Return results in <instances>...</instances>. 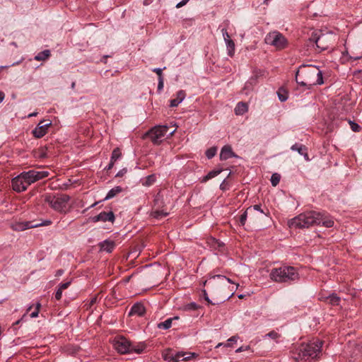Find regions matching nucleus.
Wrapping results in <instances>:
<instances>
[{
  "label": "nucleus",
  "instance_id": "obj_19",
  "mask_svg": "<svg viewBox=\"0 0 362 362\" xmlns=\"http://www.w3.org/2000/svg\"><path fill=\"white\" fill-rule=\"evenodd\" d=\"M248 110V105L247 103L239 102L235 107V114L236 115H243Z\"/></svg>",
  "mask_w": 362,
  "mask_h": 362
},
{
  "label": "nucleus",
  "instance_id": "obj_35",
  "mask_svg": "<svg viewBox=\"0 0 362 362\" xmlns=\"http://www.w3.org/2000/svg\"><path fill=\"white\" fill-rule=\"evenodd\" d=\"M216 151L217 149L216 147H211L207 149L206 151V156L207 158L211 159L212 157L215 156Z\"/></svg>",
  "mask_w": 362,
  "mask_h": 362
},
{
  "label": "nucleus",
  "instance_id": "obj_44",
  "mask_svg": "<svg viewBox=\"0 0 362 362\" xmlns=\"http://www.w3.org/2000/svg\"><path fill=\"white\" fill-rule=\"evenodd\" d=\"M164 86V81L163 76L160 77V78H158V89L162 90Z\"/></svg>",
  "mask_w": 362,
  "mask_h": 362
},
{
  "label": "nucleus",
  "instance_id": "obj_29",
  "mask_svg": "<svg viewBox=\"0 0 362 362\" xmlns=\"http://www.w3.org/2000/svg\"><path fill=\"white\" fill-rule=\"evenodd\" d=\"M281 180V175L279 173H273L271 176V183L274 187L279 185Z\"/></svg>",
  "mask_w": 362,
  "mask_h": 362
},
{
  "label": "nucleus",
  "instance_id": "obj_24",
  "mask_svg": "<svg viewBox=\"0 0 362 362\" xmlns=\"http://www.w3.org/2000/svg\"><path fill=\"white\" fill-rule=\"evenodd\" d=\"M178 318L179 317H177V316H175V317L168 318L164 322H159L158 327L159 329H170V327H171V326H172V323H173V321L174 320V319H178Z\"/></svg>",
  "mask_w": 362,
  "mask_h": 362
},
{
  "label": "nucleus",
  "instance_id": "obj_51",
  "mask_svg": "<svg viewBox=\"0 0 362 362\" xmlns=\"http://www.w3.org/2000/svg\"><path fill=\"white\" fill-rule=\"evenodd\" d=\"M114 165H115V163L112 160V156H111L110 162L107 166V170L112 169Z\"/></svg>",
  "mask_w": 362,
  "mask_h": 362
},
{
  "label": "nucleus",
  "instance_id": "obj_6",
  "mask_svg": "<svg viewBox=\"0 0 362 362\" xmlns=\"http://www.w3.org/2000/svg\"><path fill=\"white\" fill-rule=\"evenodd\" d=\"M113 346L120 354L137 353L140 354L144 350V344H132L127 338L117 337L113 340Z\"/></svg>",
  "mask_w": 362,
  "mask_h": 362
},
{
  "label": "nucleus",
  "instance_id": "obj_61",
  "mask_svg": "<svg viewBox=\"0 0 362 362\" xmlns=\"http://www.w3.org/2000/svg\"><path fill=\"white\" fill-rule=\"evenodd\" d=\"M30 308H32V305H30V307H28V308H27V312H29V310H30Z\"/></svg>",
  "mask_w": 362,
  "mask_h": 362
},
{
  "label": "nucleus",
  "instance_id": "obj_59",
  "mask_svg": "<svg viewBox=\"0 0 362 362\" xmlns=\"http://www.w3.org/2000/svg\"><path fill=\"white\" fill-rule=\"evenodd\" d=\"M45 156H46V154L45 153V152H42V153H41V155H40V157H41L42 158H43V157H45Z\"/></svg>",
  "mask_w": 362,
  "mask_h": 362
},
{
  "label": "nucleus",
  "instance_id": "obj_63",
  "mask_svg": "<svg viewBox=\"0 0 362 362\" xmlns=\"http://www.w3.org/2000/svg\"><path fill=\"white\" fill-rule=\"evenodd\" d=\"M18 323H19V320L16 321V325H18Z\"/></svg>",
  "mask_w": 362,
  "mask_h": 362
},
{
  "label": "nucleus",
  "instance_id": "obj_22",
  "mask_svg": "<svg viewBox=\"0 0 362 362\" xmlns=\"http://www.w3.org/2000/svg\"><path fill=\"white\" fill-rule=\"evenodd\" d=\"M121 192H122V187L116 186L114 188L111 189L110 191H108L104 199H110V198L115 197V196L117 195V194L121 193Z\"/></svg>",
  "mask_w": 362,
  "mask_h": 362
},
{
  "label": "nucleus",
  "instance_id": "obj_3",
  "mask_svg": "<svg viewBox=\"0 0 362 362\" xmlns=\"http://www.w3.org/2000/svg\"><path fill=\"white\" fill-rule=\"evenodd\" d=\"M296 81L303 87L311 88L316 84L324 83L322 71L316 66H300L296 73Z\"/></svg>",
  "mask_w": 362,
  "mask_h": 362
},
{
  "label": "nucleus",
  "instance_id": "obj_34",
  "mask_svg": "<svg viewBox=\"0 0 362 362\" xmlns=\"http://www.w3.org/2000/svg\"><path fill=\"white\" fill-rule=\"evenodd\" d=\"M153 203L155 206H163V197L160 195V193H158L154 199H153Z\"/></svg>",
  "mask_w": 362,
  "mask_h": 362
},
{
  "label": "nucleus",
  "instance_id": "obj_21",
  "mask_svg": "<svg viewBox=\"0 0 362 362\" xmlns=\"http://www.w3.org/2000/svg\"><path fill=\"white\" fill-rule=\"evenodd\" d=\"M100 249L103 251L106 252H112L113 249L115 247V243L113 240H104L103 243L100 244Z\"/></svg>",
  "mask_w": 362,
  "mask_h": 362
},
{
  "label": "nucleus",
  "instance_id": "obj_5",
  "mask_svg": "<svg viewBox=\"0 0 362 362\" xmlns=\"http://www.w3.org/2000/svg\"><path fill=\"white\" fill-rule=\"evenodd\" d=\"M320 215L315 211L301 213L290 221V226L293 228H309L314 226L316 222H320Z\"/></svg>",
  "mask_w": 362,
  "mask_h": 362
},
{
  "label": "nucleus",
  "instance_id": "obj_60",
  "mask_svg": "<svg viewBox=\"0 0 362 362\" xmlns=\"http://www.w3.org/2000/svg\"><path fill=\"white\" fill-rule=\"evenodd\" d=\"M35 115H37V113H31L28 116H35Z\"/></svg>",
  "mask_w": 362,
  "mask_h": 362
},
{
  "label": "nucleus",
  "instance_id": "obj_58",
  "mask_svg": "<svg viewBox=\"0 0 362 362\" xmlns=\"http://www.w3.org/2000/svg\"><path fill=\"white\" fill-rule=\"evenodd\" d=\"M97 301V297H93L91 300H90V304H93V303H95V302Z\"/></svg>",
  "mask_w": 362,
  "mask_h": 362
},
{
  "label": "nucleus",
  "instance_id": "obj_56",
  "mask_svg": "<svg viewBox=\"0 0 362 362\" xmlns=\"http://www.w3.org/2000/svg\"><path fill=\"white\" fill-rule=\"evenodd\" d=\"M64 273V270H62V269H59V270H57L56 272V276H61Z\"/></svg>",
  "mask_w": 362,
  "mask_h": 362
},
{
  "label": "nucleus",
  "instance_id": "obj_1",
  "mask_svg": "<svg viewBox=\"0 0 362 362\" xmlns=\"http://www.w3.org/2000/svg\"><path fill=\"white\" fill-rule=\"evenodd\" d=\"M323 341L320 339L310 340L293 344L290 350L293 359L297 362H310L321 355Z\"/></svg>",
  "mask_w": 362,
  "mask_h": 362
},
{
  "label": "nucleus",
  "instance_id": "obj_31",
  "mask_svg": "<svg viewBox=\"0 0 362 362\" xmlns=\"http://www.w3.org/2000/svg\"><path fill=\"white\" fill-rule=\"evenodd\" d=\"M164 359L169 362H176L175 354L169 351L163 355Z\"/></svg>",
  "mask_w": 362,
  "mask_h": 362
},
{
  "label": "nucleus",
  "instance_id": "obj_16",
  "mask_svg": "<svg viewBox=\"0 0 362 362\" xmlns=\"http://www.w3.org/2000/svg\"><path fill=\"white\" fill-rule=\"evenodd\" d=\"M145 308L141 303H134L129 312V315H137L138 316H143L144 314H145Z\"/></svg>",
  "mask_w": 362,
  "mask_h": 362
},
{
  "label": "nucleus",
  "instance_id": "obj_40",
  "mask_svg": "<svg viewBox=\"0 0 362 362\" xmlns=\"http://www.w3.org/2000/svg\"><path fill=\"white\" fill-rule=\"evenodd\" d=\"M277 93H278V98H279V100L285 101V100H286V99H288V95H286V94H285V93H282L281 90H279Z\"/></svg>",
  "mask_w": 362,
  "mask_h": 362
},
{
  "label": "nucleus",
  "instance_id": "obj_14",
  "mask_svg": "<svg viewBox=\"0 0 362 362\" xmlns=\"http://www.w3.org/2000/svg\"><path fill=\"white\" fill-rule=\"evenodd\" d=\"M92 220L94 222L96 221H112L114 222L115 220V215L112 211H109L108 212H100L98 215H95V216L92 217Z\"/></svg>",
  "mask_w": 362,
  "mask_h": 362
},
{
  "label": "nucleus",
  "instance_id": "obj_62",
  "mask_svg": "<svg viewBox=\"0 0 362 362\" xmlns=\"http://www.w3.org/2000/svg\"><path fill=\"white\" fill-rule=\"evenodd\" d=\"M75 83H72V87H74Z\"/></svg>",
  "mask_w": 362,
  "mask_h": 362
},
{
  "label": "nucleus",
  "instance_id": "obj_20",
  "mask_svg": "<svg viewBox=\"0 0 362 362\" xmlns=\"http://www.w3.org/2000/svg\"><path fill=\"white\" fill-rule=\"evenodd\" d=\"M320 216V222L316 223V224H322V226H326V228H331L334 225L333 219L330 218V217L325 216V215L321 214V213L317 212Z\"/></svg>",
  "mask_w": 362,
  "mask_h": 362
},
{
  "label": "nucleus",
  "instance_id": "obj_54",
  "mask_svg": "<svg viewBox=\"0 0 362 362\" xmlns=\"http://www.w3.org/2000/svg\"><path fill=\"white\" fill-rule=\"evenodd\" d=\"M250 346H240V348L237 349H236V352L237 353H240V351H245V349H249Z\"/></svg>",
  "mask_w": 362,
  "mask_h": 362
},
{
  "label": "nucleus",
  "instance_id": "obj_11",
  "mask_svg": "<svg viewBox=\"0 0 362 362\" xmlns=\"http://www.w3.org/2000/svg\"><path fill=\"white\" fill-rule=\"evenodd\" d=\"M168 129L167 126H158V127L151 129L148 132V135L153 144H159L165 134H167Z\"/></svg>",
  "mask_w": 362,
  "mask_h": 362
},
{
  "label": "nucleus",
  "instance_id": "obj_13",
  "mask_svg": "<svg viewBox=\"0 0 362 362\" xmlns=\"http://www.w3.org/2000/svg\"><path fill=\"white\" fill-rule=\"evenodd\" d=\"M52 124L51 122L45 123V120H41L36 128L33 129V134L35 137L41 138L47 133L48 128Z\"/></svg>",
  "mask_w": 362,
  "mask_h": 362
},
{
  "label": "nucleus",
  "instance_id": "obj_28",
  "mask_svg": "<svg viewBox=\"0 0 362 362\" xmlns=\"http://www.w3.org/2000/svg\"><path fill=\"white\" fill-rule=\"evenodd\" d=\"M168 212H165L164 210H155L152 211L151 215L153 217L158 218H158L165 217V216L168 215Z\"/></svg>",
  "mask_w": 362,
  "mask_h": 362
},
{
  "label": "nucleus",
  "instance_id": "obj_42",
  "mask_svg": "<svg viewBox=\"0 0 362 362\" xmlns=\"http://www.w3.org/2000/svg\"><path fill=\"white\" fill-rule=\"evenodd\" d=\"M62 296V287L59 285L58 289L55 292V298L57 300H60Z\"/></svg>",
  "mask_w": 362,
  "mask_h": 362
},
{
  "label": "nucleus",
  "instance_id": "obj_17",
  "mask_svg": "<svg viewBox=\"0 0 362 362\" xmlns=\"http://www.w3.org/2000/svg\"><path fill=\"white\" fill-rule=\"evenodd\" d=\"M291 150L297 151L299 154L303 155L304 158L308 160L309 158L306 146L302 145V144H294V145L291 146Z\"/></svg>",
  "mask_w": 362,
  "mask_h": 362
},
{
  "label": "nucleus",
  "instance_id": "obj_53",
  "mask_svg": "<svg viewBox=\"0 0 362 362\" xmlns=\"http://www.w3.org/2000/svg\"><path fill=\"white\" fill-rule=\"evenodd\" d=\"M30 316L32 317V318H35V317H37L38 316V311L35 310L33 311V312H31V313L30 314Z\"/></svg>",
  "mask_w": 362,
  "mask_h": 362
},
{
  "label": "nucleus",
  "instance_id": "obj_64",
  "mask_svg": "<svg viewBox=\"0 0 362 362\" xmlns=\"http://www.w3.org/2000/svg\"><path fill=\"white\" fill-rule=\"evenodd\" d=\"M239 298H243V296H242V294H240V296H238Z\"/></svg>",
  "mask_w": 362,
  "mask_h": 362
},
{
  "label": "nucleus",
  "instance_id": "obj_39",
  "mask_svg": "<svg viewBox=\"0 0 362 362\" xmlns=\"http://www.w3.org/2000/svg\"><path fill=\"white\" fill-rule=\"evenodd\" d=\"M349 123L351 124V127L353 131H354V132L360 131L361 127H360L358 124L355 123V122H349Z\"/></svg>",
  "mask_w": 362,
  "mask_h": 362
},
{
  "label": "nucleus",
  "instance_id": "obj_46",
  "mask_svg": "<svg viewBox=\"0 0 362 362\" xmlns=\"http://www.w3.org/2000/svg\"><path fill=\"white\" fill-rule=\"evenodd\" d=\"M70 284H71L70 281H66V283L61 284L60 286H61L62 291L63 292V291L65 290V288H69Z\"/></svg>",
  "mask_w": 362,
  "mask_h": 362
},
{
  "label": "nucleus",
  "instance_id": "obj_45",
  "mask_svg": "<svg viewBox=\"0 0 362 362\" xmlns=\"http://www.w3.org/2000/svg\"><path fill=\"white\" fill-rule=\"evenodd\" d=\"M187 308H189V310H197V308H198V305H197L196 303H188V305H187Z\"/></svg>",
  "mask_w": 362,
  "mask_h": 362
},
{
  "label": "nucleus",
  "instance_id": "obj_41",
  "mask_svg": "<svg viewBox=\"0 0 362 362\" xmlns=\"http://www.w3.org/2000/svg\"><path fill=\"white\" fill-rule=\"evenodd\" d=\"M267 335L272 339H278L280 337V334L276 332V331H271L269 333L267 334Z\"/></svg>",
  "mask_w": 362,
  "mask_h": 362
},
{
  "label": "nucleus",
  "instance_id": "obj_50",
  "mask_svg": "<svg viewBox=\"0 0 362 362\" xmlns=\"http://www.w3.org/2000/svg\"><path fill=\"white\" fill-rule=\"evenodd\" d=\"M328 296H324V294H320L319 296V299L322 301H326L329 303V299L327 298Z\"/></svg>",
  "mask_w": 362,
  "mask_h": 362
},
{
  "label": "nucleus",
  "instance_id": "obj_18",
  "mask_svg": "<svg viewBox=\"0 0 362 362\" xmlns=\"http://www.w3.org/2000/svg\"><path fill=\"white\" fill-rule=\"evenodd\" d=\"M186 97V94L184 91V90H180L178 92H177V97L176 98H173L170 102V107H177L179 103H182V101L184 100V99Z\"/></svg>",
  "mask_w": 362,
  "mask_h": 362
},
{
  "label": "nucleus",
  "instance_id": "obj_55",
  "mask_svg": "<svg viewBox=\"0 0 362 362\" xmlns=\"http://www.w3.org/2000/svg\"><path fill=\"white\" fill-rule=\"evenodd\" d=\"M4 98H5V93H4V92H2V91H0V103H2Z\"/></svg>",
  "mask_w": 362,
  "mask_h": 362
},
{
  "label": "nucleus",
  "instance_id": "obj_37",
  "mask_svg": "<svg viewBox=\"0 0 362 362\" xmlns=\"http://www.w3.org/2000/svg\"><path fill=\"white\" fill-rule=\"evenodd\" d=\"M189 357H186L185 353L178 352L175 354V362H180L181 360H187Z\"/></svg>",
  "mask_w": 362,
  "mask_h": 362
},
{
  "label": "nucleus",
  "instance_id": "obj_26",
  "mask_svg": "<svg viewBox=\"0 0 362 362\" xmlns=\"http://www.w3.org/2000/svg\"><path fill=\"white\" fill-rule=\"evenodd\" d=\"M249 211H250V216H252V217L254 216V211H259V213L264 214V215L267 216L269 215V210H267L266 212V211L262 209L261 205L250 206H249Z\"/></svg>",
  "mask_w": 362,
  "mask_h": 362
},
{
  "label": "nucleus",
  "instance_id": "obj_23",
  "mask_svg": "<svg viewBox=\"0 0 362 362\" xmlns=\"http://www.w3.org/2000/svg\"><path fill=\"white\" fill-rule=\"evenodd\" d=\"M51 56V51L49 50V49H46L45 50L41 51L40 52L37 53L35 56V59L38 60H46L48 59V58Z\"/></svg>",
  "mask_w": 362,
  "mask_h": 362
},
{
  "label": "nucleus",
  "instance_id": "obj_49",
  "mask_svg": "<svg viewBox=\"0 0 362 362\" xmlns=\"http://www.w3.org/2000/svg\"><path fill=\"white\" fill-rule=\"evenodd\" d=\"M238 339V337H232L229 338V339L228 340V344L226 345H230V342H237Z\"/></svg>",
  "mask_w": 362,
  "mask_h": 362
},
{
  "label": "nucleus",
  "instance_id": "obj_38",
  "mask_svg": "<svg viewBox=\"0 0 362 362\" xmlns=\"http://www.w3.org/2000/svg\"><path fill=\"white\" fill-rule=\"evenodd\" d=\"M221 34L223 35V37L226 43H227L228 39L230 38V35H229V33H228L227 29L226 28L221 29Z\"/></svg>",
  "mask_w": 362,
  "mask_h": 362
},
{
  "label": "nucleus",
  "instance_id": "obj_8",
  "mask_svg": "<svg viewBox=\"0 0 362 362\" xmlns=\"http://www.w3.org/2000/svg\"><path fill=\"white\" fill-rule=\"evenodd\" d=\"M310 40L314 42L316 46L323 51V49H329L332 47L335 40V35H327V33H322V35H317L315 33L310 37Z\"/></svg>",
  "mask_w": 362,
  "mask_h": 362
},
{
  "label": "nucleus",
  "instance_id": "obj_33",
  "mask_svg": "<svg viewBox=\"0 0 362 362\" xmlns=\"http://www.w3.org/2000/svg\"><path fill=\"white\" fill-rule=\"evenodd\" d=\"M122 156V152L119 149V148H115L112 152V160L114 161V163H115V162L117 160V159L119 158V157Z\"/></svg>",
  "mask_w": 362,
  "mask_h": 362
},
{
  "label": "nucleus",
  "instance_id": "obj_7",
  "mask_svg": "<svg viewBox=\"0 0 362 362\" xmlns=\"http://www.w3.org/2000/svg\"><path fill=\"white\" fill-rule=\"evenodd\" d=\"M69 200L70 197L67 194H49L46 195L45 197V202L49 204L54 210L60 211L61 213H66L67 203Z\"/></svg>",
  "mask_w": 362,
  "mask_h": 362
},
{
  "label": "nucleus",
  "instance_id": "obj_43",
  "mask_svg": "<svg viewBox=\"0 0 362 362\" xmlns=\"http://www.w3.org/2000/svg\"><path fill=\"white\" fill-rule=\"evenodd\" d=\"M163 71L162 68H154L153 71L156 73V74L158 76V78H160L161 76H163Z\"/></svg>",
  "mask_w": 362,
  "mask_h": 362
},
{
  "label": "nucleus",
  "instance_id": "obj_27",
  "mask_svg": "<svg viewBox=\"0 0 362 362\" xmlns=\"http://www.w3.org/2000/svg\"><path fill=\"white\" fill-rule=\"evenodd\" d=\"M329 299V303L332 305H339L341 298L339 296H337L335 293H332L327 296Z\"/></svg>",
  "mask_w": 362,
  "mask_h": 362
},
{
  "label": "nucleus",
  "instance_id": "obj_30",
  "mask_svg": "<svg viewBox=\"0 0 362 362\" xmlns=\"http://www.w3.org/2000/svg\"><path fill=\"white\" fill-rule=\"evenodd\" d=\"M221 170H212L211 171L209 172L206 176H204L203 180L206 181L209 180V179L214 178V177L217 176V175H218Z\"/></svg>",
  "mask_w": 362,
  "mask_h": 362
},
{
  "label": "nucleus",
  "instance_id": "obj_32",
  "mask_svg": "<svg viewBox=\"0 0 362 362\" xmlns=\"http://www.w3.org/2000/svg\"><path fill=\"white\" fill-rule=\"evenodd\" d=\"M248 214H249V215H251V212H250V211H249V206L240 216V223L241 226H244V224H245V221L247 219Z\"/></svg>",
  "mask_w": 362,
  "mask_h": 362
},
{
  "label": "nucleus",
  "instance_id": "obj_25",
  "mask_svg": "<svg viewBox=\"0 0 362 362\" xmlns=\"http://www.w3.org/2000/svg\"><path fill=\"white\" fill-rule=\"evenodd\" d=\"M228 54L229 56H233L235 51V44L233 40H231L230 37L228 38L226 43Z\"/></svg>",
  "mask_w": 362,
  "mask_h": 362
},
{
  "label": "nucleus",
  "instance_id": "obj_12",
  "mask_svg": "<svg viewBox=\"0 0 362 362\" xmlns=\"http://www.w3.org/2000/svg\"><path fill=\"white\" fill-rule=\"evenodd\" d=\"M11 184L13 187V189L16 192H23L26 189L25 184V174L24 172H21V173L18 174V175L16 176L11 180Z\"/></svg>",
  "mask_w": 362,
  "mask_h": 362
},
{
  "label": "nucleus",
  "instance_id": "obj_2",
  "mask_svg": "<svg viewBox=\"0 0 362 362\" xmlns=\"http://www.w3.org/2000/svg\"><path fill=\"white\" fill-rule=\"evenodd\" d=\"M230 282H233L231 279H228V277L225 276V275H214L208 281H205L204 282V286H207L210 292L214 296H220L219 299H217L216 301L211 300L206 290H202L203 296L204 299L209 303L211 304H219L221 302L226 301V300L229 299L230 296H233V293L229 294V293H226L228 284Z\"/></svg>",
  "mask_w": 362,
  "mask_h": 362
},
{
  "label": "nucleus",
  "instance_id": "obj_9",
  "mask_svg": "<svg viewBox=\"0 0 362 362\" xmlns=\"http://www.w3.org/2000/svg\"><path fill=\"white\" fill-rule=\"evenodd\" d=\"M265 42L274 45L277 49H284L287 44V40L282 33L279 31H273L267 35Z\"/></svg>",
  "mask_w": 362,
  "mask_h": 362
},
{
  "label": "nucleus",
  "instance_id": "obj_47",
  "mask_svg": "<svg viewBox=\"0 0 362 362\" xmlns=\"http://www.w3.org/2000/svg\"><path fill=\"white\" fill-rule=\"evenodd\" d=\"M127 170L126 168L119 170V172L116 174V176L117 177H122L124 176V174H126Z\"/></svg>",
  "mask_w": 362,
  "mask_h": 362
},
{
  "label": "nucleus",
  "instance_id": "obj_57",
  "mask_svg": "<svg viewBox=\"0 0 362 362\" xmlns=\"http://www.w3.org/2000/svg\"><path fill=\"white\" fill-rule=\"evenodd\" d=\"M40 307H41V304H40V303H36V308H35V309H36V310H37V314H39V313H40Z\"/></svg>",
  "mask_w": 362,
  "mask_h": 362
},
{
  "label": "nucleus",
  "instance_id": "obj_36",
  "mask_svg": "<svg viewBox=\"0 0 362 362\" xmlns=\"http://www.w3.org/2000/svg\"><path fill=\"white\" fill-rule=\"evenodd\" d=\"M156 181V177L154 174H151V175H148L146 178V181L144 185H151Z\"/></svg>",
  "mask_w": 362,
  "mask_h": 362
},
{
  "label": "nucleus",
  "instance_id": "obj_10",
  "mask_svg": "<svg viewBox=\"0 0 362 362\" xmlns=\"http://www.w3.org/2000/svg\"><path fill=\"white\" fill-rule=\"evenodd\" d=\"M49 175L48 171H37V170H29L24 171L25 189H28L29 185L40 179L45 178Z\"/></svg>",
  "mask_w": 362,
  "mask_h": 362
},
{
  "label": "nucleus",
  "instance_id": "obj_48",
  "mask_svg": "<svg viewBox=\"0 0 362 362\" xmlns=\"http://www.w3.org/2000/svg\"><path fill=\"white\" fill-rule=\"evenodd\" d=\"M189 1V0H182V1H180L179 3L177 4L176 7L177 8H181V6H185V4H187V2Z\"/></svg>",
  "mask_w": 362,
  "mask_h": 362
},
{
  "label": "nucleus",
  "instance_id": "obj_15",
  "mask_svg": "<svg viewBox=\"0 0 362 362\" xmlns=\"http://www.w3.org/2000/svg\"><path fill=\"white\" fill-rule=\"evenodd\" d=\"M235 156L231 146H224L220 152V159L221 160H226V159L230 158V157Z\"/></svg>",
  "mask_w": 362,
  "mask_h": 362
},
{
  "label": "nucleus",
  "instance_id": "obj_4",
  "mask_svg": "<svg viewBox=\"0 0 362 362\" xmlns=\"http://www.w3.org/2000/svg\"><path fill=\"white\" fill-rule=\"evenodd\" d=\"M269 276L276 282H291L299 279V274L295 267L282 266L271 270Z\"/></svg>",
  "mask_w": 362,
  "mask_h": 362
},
{
  "label": "nucleus",
  "instance_id": "obj_52",
  "mask_svg": "<svg viewBox=\"0 0 362 362\" xmlns=\"http://www.w3.org/2000/svg\"><path fill=\"white\" fill-rule=\"evenodd\" d=\"M362 57V51L361 52V53H359V54H354V55H351V58H353L354 59H360V58Z\"/></svg>",
  "mask_w": 362,
  "mask_h": 362
}]
</instances>
